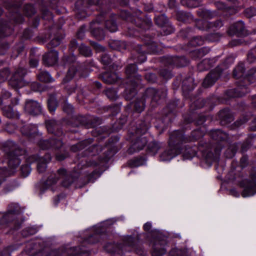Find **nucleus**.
<instances>
[{"instance_id":"nucleus-1","label":"nucleus","mask_w":256,"mask_h":256,"mask_svg":"<svg viewBox=\"0 0 256 256\" xmlns=\"http://www.w3.org/2000/svg\"><path fill=\"white\" fill-rule=\"evenodd\" d=\"M4 151L8 159V165L10 170H7L0 168V176H6L12 174L20 164L19 156L25 153L24 150L20 149L12 141H8L4 144Z\"/></svg>"},{"instance_id":"nucleus-2","label":"nucleus","mask_w":256,"mask_h":256,"mask_svg":"<svg viewBox=\"0 0 256 256\" xmlns=\"http://www.w3.org/2000/svg\"><path fill=\"white\" fill-rule=\"evenodd\" d=\"M46 124L48 131L50 133H54V135L49 140L40 141L38 143L40 147L43 150L50 148L55 149L60 148L62 145V138H60L62 135V131L58 130V124L54 120H46Z\"/></svg>"},{"instance_id":"nucleus-3","label":"nucleus","mask_w":256,"mask_h":256,"mask_svg":"<svg viewBox=\"0 0 256 256\" xmlns=\"http://www.w3.org/2000/svg\"><path fill=\"white\" fill-rule=\"evenodd\" d=\"M60 178L63 179L62 185L65 187L69 186L74 180V178L70 174H68L66 170L60 168L57 171V174H50L46 182V187L51 186L56 183Z\"/></svg>"},{"instance_id":"nucleus-4","label":"nucleus","mask_w":256,"mask_h":256,"mask_svg":"<svg viewBox=\"0 0 256 256\" xmlns=\"http://www.w3.org/2000/svg\"><path fill=\"white\" fill-rule=\"evenodd\" d=\"M206 128L202 126L200 129L196 130L192 132V138L185 137L180 132L176 131L171 134L170 139L172 142L180 141L182 142L188 141L196 140L202 137L205 134Z\"/></svg>"},{"instance_id":"nucleus-5","label":"nucleus","mask_w":256,"mask_h":256,"mask_svg":"<svg viewBox=\"0 0 256 256\" xmlns=\"http://www.w3.org/2000/svg\"><path fill=\"white\" fill-rule=\"evenodd\" d=\"M250 178L240 182V186L244 188L242 193L243 197L252 196L256 193V172L250 174Z\"/></svg>"},{"instance_id":"nucleus-6","label":"nucleus","mask_w":256,"mask_h":256,"mask_svg":"<svg viewBox=\"0 0 256 256\" xmlns=\"http://www.w3.org/2000/svg\"><path fill=\"white\" fill-rule=\"evenodd\" d=\"M26 74L25 68H20L14 74L10 80V84L16 88H22L25 85L24 77Z\"/></svg>"},{"instance_id":"nucleus-7","label":"nucleus","mask_w":256,"mask_h":256,"mask_svg":"<svg viewBox=\"0 0 256 256\" xmlns=\"http://www.w3.org/2000/svg\"><path fill=\"white\" fill-rule=\"evenodd\" d=\"M51 160V156L49 154H46L44 157H39L38 156H32L29 158L30 162H38L37 168L39 172H43L46 168V164Z\"/></svg>"},{"instance_id":"nucleus-8","label":"nucleus","mask_w":256,"mask_h":256,"mask_svg":"<svg viewBox=\"0 0 256 256\" xmlns=\"http://www.w3.org/2000/svg\"><path fill=\"white\" fill-rule=\"evenodd\" d=\"M20 212V208L19 206L16 204H11L8 206V212L2 215V218L0 220V223L3 224L10 221L12 215L18 214Z\"/></svg>"},{"instance_id":"nucleus-9","label":"nucleus","mask_w":256,"mask_h":256,"mask_svg":"<svg viewBox=\"0 0 256 256\" xmlns=\"http://www.w3.org/2000/svg\"><path fill=\"white\" fill-rule=\"evenodd\" d=\"M24 110L31 115L36 116L41 113L42 108L36 101L30 100L26 103Z\"/></svg>"},{"instance_id":"nucleus-10","label":"nucleus","mask_w":256,"mask_h":256,"mask_svg":"<svg viewBox=\"0 0 256 256\" xmlns=\"http://www.w3.org/2000/svg\"><path fill=\"white\" fill-rule=\"evenodd\" d=\"M58 60V52L52 50L46 54L42 58L43 64L48 66H52L56 64Z\"/></svg>"},{"instance_id":"nucleus-11","label":"nucleus","mask_w":256,"mask_h":256,"mask_svg":"<svg viewBox=\"0 0 256 256\" xmlns=\"http://www.w3.org/2000/svg\"><path fill=\"white\" fill-rule=\"evenodd\" d=\"M180 152V150L169 144L168 149L164 150L160 156V160L170 161Z\"/></svg>"},{"instance_id":"nucleus-12","label":"nucleus","mask_w":256,"mask_h":256,"mask_svg":"<svg viewBox=\"0 0 256 256\" xmlns=\"http://www.w3.org/2000/svg\"><path fill=\"white\" fill-rule=\"evenodd\" d=\"M198 28L202 30H206L212 28H218L222 26V22L218 20L214 22H209L206 20H199L197 22Z\"/></svg>"},{"instance_id":"nucleus-13","label":"nucleus","mask_w":256,"mask_h":256,"mask_svg":"<svg viewBox=\"0 0 256 256\" xmlns=\"http://www.w3.org/2000/svg\"><path fill=\"white\" fill-rule=\"evenodd\" d=\"M220 72L216 70L212 71L204 80L202 83L203 86L208 88L212 86L220 78Z\"/></svg>"},{"instance_id":"nucleus-14","label":"nucleus","mask_w":256,"mask_h":256,"mask_svg":"<svg viewBox=\"0 0 256 256\" xmlns=\"http://www.w3.org/2000/svg\"><path fill=\"white\" fill-rule=\"evenodd\" d=\"M244 25L242 22L240 21L232 25L228 30V33L230 35L234 34L242 35L244 34Z\"/></svg>"},{"instance_id":"nucleus-15","label":"nucleus","mask_w":256,"mask_h":256,"mask_svg":"<svg viewBox=\"0 0 256 256\" xmlns=\"http://www.w3.org/2000/svg\"><path fill=\"white\" fill-rule=\"evenodd\" d=\"M147 140L145 137L141 136L138 138L128 148V152L130 154H132L142 150Z\"/></svg>"},{"instance_id":"nucleus-16","label":"nucleus","mask_w":256,"mask_h":256,"mask_svg":"<svg viewBox=\"0 0 256 256\" xmlns=\"http://www.w3.org/2000/svg\"><path fill=\"white\" fill-rule=\"evenodd\" d=\"M166 61L170 65L178 67L184 66L186 62L184 57H178L176 56H168L166 58Z\"/></svg>"},{"instance_id":"nucleus-17","label":"nucleus","mask_w":256,"mask_h":256,"mask_svg":"<svg viewBox=\"0 0 256 256\" xmlns=\"http://www.w3.org/2000/svg\"><path fill=\"white\" fill-rule=\"evenodd\" d=\"M20 130L22 134L30 138L38 136L37 127L34 124L25 125L21 128Z\"/></svg>"},{"instance_id":"nucleus-18","label":"nucleus","mask_w":256,"mask_h":256,"mask_svg":"<svg viewBox=\"0 0 256 256\" xmlns=\"http://www.w3.org/2000/svg\"><path fill=\"white\" fill-rule=\"evenodd\" d=\"M118 74L113 72H106L102 74V79L106 84H112L115 83L118 80Z\"/></svg>"},{"instance_id":"nucleus-19","label":"nucleus","mask_w":256,"mask_h":256,"mask_svg":"<svg viewBox=\"0 0 256 256\" xmlns=\"http://www.w3.org/2000/svg\"><path fill=\"white\" fill-rule=\"evenodd\" d=\"M164 240L156 243L154 246V250L152 252V256H162L166 253V250L164 244H165Z\"/></svg>"},{"instance_id":"nucleus-20","label":"nucleus","mask_w":256,"mask_h":256,"mask_svg":"<svg viewBox=\"0 0 256 256\" xmlns=\"http://www.w3.org/2000/svg\"><path fill=\"white\" fill-rule=\"evenodd\" d=\"M146 93L148 96H152V100L156 102L160 98H164L166 96L165 92L158 91L154 88H148Z\"/></svg>"},{"instance_id":"nucleus-21","label":"nucleus","mask_w":256,"mask_h":256,"mask_svg":"<svg viewBox=\"0 0 256 256\" xmlns=\"http://www.w3.org/2000/svg\"><path fill=\"white\" fill-rule=\"evenodd\" d=\"M248 92V90L245 86H242L230 90L228 92V95L231 97H240Z\"/></svg>"},{"instance_id":"nucleus-22","label":"nucleus","mask_w":256,"mask_h":256,"mask_svg":"<svg viewBox=\"0 0 256 256\" xmlns=\"http://www.w3.org/2000/svg\"><path fill=\"white\" fill-rule=\"evenodd\" d=\"M211 137L216 140L224 141L228 138V135L220 130H214L210 131Z\"/></svg>"},{"instance_id":"nucleus-23","label":"nucleus","mask_w":256,"mask_h":256,"mask_svg":"<svg viewBox=\"0 0 256 256\" xmlns=\"http://www.w3.org/2000/svg\"><path fill=\"white\" fill-rule=\"evenodd\" d=\"M92 142V139L86 140L72 146L71 150L74 152L86 148Z\"/></svg>"},{"instance_id":"nucleus-24","label":"nucleus","mask_w":256,"mask_h":256,"mask_svg":"<svg viewBox=\"0 0 256 256\" xmlns=\"http://www.w3.org/2000/svg\"><path fill=\"white\" fill-rule=\"evenodd\" d=\"M161 148V144L156 141L150 142L148 146V152L152 155L156 154Z\"/></svg>"},{"instance_id":"nucleus-25","label":"nucleus","mask_w":256,"mask_h":256,"mask_svg":"<svg viewBox=\"0 0 256 256\" xmlns=\"http://www.w3.org/2000/svg\"><path fill=\"white\" fill-rule=\"evenodd\" d=\"M244 74V65L242 62L239 63L234 69L233 76L236 78H239L243 76Z\"/></svg>"},{"instance_id":"nucleus-26","label":"nucleus","mask_w":256,"mask_h":256,"mask_svg":"<svg viewBox=\"0 0 256 256\" xmlns=\"http://www.w3.org/2000/svg\"><path fill=\"white\" fill-rule=\"evenodd\" d=\"M38 78L40 81L46 82H52L54 80L50 75L46 72H41L38 74Z\"/></svg>"},{"instance_id":"nucleus-27","label":"nucleus","mask_w":256,"mask_h":256,"mask_svg":"<svg viewBox=\"0 0 256 256\" xmlns=\"http://www.w3.org/2000/svg\"><path fill=\"white\" fill-rule=\"evenodd\" d=\"M137 70L136 66L135 64H130L128 65L126 70V74L128 77H138V76L136 74Z\"/></svg>"},{"instance_id":"nucleus-28","label":"nucleus","mask_w":256,"mask_h":256,"mask_svg":"<svg viewBox=\"0 0 256 256\" xmlns=\"http://www.w3.org/2000/svg\"><path fill=\"white\" fill-rule=\"evenodd\" d=\"M220 116L222 120L228 122H230L232 119L230 110L228 108L222 110L220 112Z\"/></svg>"},{"instance_id":"nucleus-29","label":"nucleus","mask_w":256,"mask_h":256,"mask_svg":"<svg viewBox=\"0 0 256 256\" xmlns=\"http://www.w3.org/2000/svg\"><path fill=\"white\" fill-rule=\"evenodd\" d=\"M2 111L4 114L8 118H12L15 116V114L14 110L10 106H4V107H3Z\"/></svg>"},{"instance_id":"nucleus-30","label":"nucleus","mask_w":256,"mask_h":256,"mask_svg":"<svg viewBox=\"0 0 256 256\" xmlns=\"http://www.w3.org/2000/svg\"><path fill=\"white\" fill-rule=\"evenodd\" d=\"M181 4L190 8L197 7L199 4L198 2L196 0H181Z\"/></svg>"},{"instance_id":"nucleus-31","label":"nucleus","mask_w":256,"mask_h":256,"mask_svg":"<svg viewBox=\"0 0 256 256\" xmlns=\"http://www.w3.org/2000/svg\"><path fill=\"white\" fill-rule=\"evenodd\" d=\"M48 106L50 112H54L57 106L56 100L53 97L50 98L48 101Z\"/></svg>"},{"instance_id":"nucleus-32","label":"nucleus","mask_w":256,"mask_h":256,"mask_svg":"<svg viewBox=\"0 0 256 256\" xmlns=\"http://www.w3.org/2000/svg\"><path fill=\"white\" fill-rule=\"evenodd\" d=\"M106 28L110 32H115L117 30V25L115 22L112 20H107L106 22Z\"/></svg>"},{"instance_id":"nucleus-33","label":"nucleus","mask_w":256,"mask_h":256,"mask_svg":"<svg viewBox=\"0 0 256 256\" xmlns=\"http://www.w3.org/2000/svg\"><path fill=\"white\" fill-rule=\"evenodd\" d=\"M190 18V15L183 11H178L176 13V18L178 20L186 22Z\"/></svg>"},{"instance_id":"nucleus-34","label":"nucleus","mask_w":256,"mask_h":256,"mask_svg":"<svg viewBox=\"0 0 256 256\" xmlns=\"http://www.w3.org/2000/svg\"><path fill=\"white\" fill-rule=\"evenodd\" d=\"M204 40L201 36L194 38L190 42V44L192 46H202L204 44Z\"/></svg>"},{"instance_id":"nucleus-35","label":"nucleus","mask_w":256,"mask_h":256,"mask_svg":"<svg viewBox=\"0 0 256 256\" xmlns=\"http://www.w3.org/2000/svg\"><path fill=\"white\" fill-rule=\"evenodd\" d=\"M76 71V70L74 66H72L70 67L67 72L66 78L64 79V82H67L72 79L74 76Z\"/></svg>"},{"instance_id":"nucleus-36","label":"nucleus","mask_w":256,"mask_h":256,"mask_svg":"<svg viewBox=\"0 0 256 256\" xmlns=\"http://www.w3.org/2000/svg\"><path fill=\"white\" fill-rule=\"evenodd\" d=\"M156 23L160 26L163 27L166 22V18L164 15L162 14L155 18Z\"/></svg>"},{"instance_id":"nucleus-37","label":"nucleus","mask_w":256,"mask_h":256,"mask_svg":"<svg viewBox=\"0 0 256 256\" xmlns=\"http://www.w3.org/2000/svg\"><path fill=\"white\" fill-rule=\"evenodd\" d=\"M196 154V150L190 148L188 150H186L183 152V156L184 159L192 158Z\"/></svg>"},{"instance_id":"nucleus-38","label":"nucleus","mask_w":256,"mask_h":256,"mask_svg":"<svg viewBox=\"0 0 256 256\" xmlns=\"http://www.w3.org/2000/svg\"><path fill=\"white\" fill-rule=\"evenodd\" d=\"M106 94L108 98L112 100H115L117 98L116 92L112 88H109L106 90Z\"/></svg>"},{"instance_id":"nucleus-39","label":"nucleus","mask_w":256,"mask_h":256,"mask_svg":"<svg viewBox=\"0 0 256 256\" xmlns=\"http://www.w3.org/2000/svg\"><path fill=\"white\" fill-rule=\"evenodd\" d=\"M92 32L94 36L98 39L101 40L104 38V34L102 29H92Z\"/></svg>"},{"instance_id":"nucleus-40","label":"nucleus","mask_w":256,"mask_h":256,"mask_svg":"<svg viewBox=\"0 0 256 256\" xmlns=\"http://www.w3.org/2000/svg\"><path fill=\"white\" fill-rule=\"evenodd\" d=\"M256 60V46L251 50L248 54V60L252 63Z\"/></svg>"},{"instance_id":"nucleus-41","label":"nucleus","mask_w":256,"mask_h":256,"mask_svg":"<svg viewBox=\"0 0 256 256\" xmlns=\"http://www.w3.org/2000/svg\"><path fill=\"white\" fill-rule=\"evenodd\" d=\"M135 110L138 113L141 112L144 110V104L142 100H138L134 104Z\"/></svg>"},{"instance_id":"nucleus-42","label":"nucleus","mask_w":256,"mask_h":256,"mask_svg":"<svg viewBox=\"0 0 256 256\" xmlns=\"http://www.w3.org/2000/svg\"><path fill=\"white\" fill-rule=\"evenodd\" d=\"M148 124L143 123L140 126L139 128H136V134H145L146 132L148 130Z\"/></svg>"},{"instance_id":"nucleus-43","label":"nucleus","mask_w":256,"mask_h":256,"mask_svg":"<svg viewBox=\"0 0 256 256\" xmlns=\"http://www.w3.org/2000/svg\"><path fill=\"white\" fill-rule=\"evenodd\" d=\"M144 48H140L139 50H138V52L140 54V56L138 57V60H136L138 62L142 63L144 62L146 58L144 52Z\"/></svg>"},{"instance_id":"nucleus-44","label":"nucleus","mask_w":256,"mask_h":256,"mask_svg":"<svg viewBox=\"0 0 256 256\" xmlns=\"http://www.w3.org/2000/svg\"><path fill=\"white\" fill-rule=\"evenodd\" d=\"M21 171L24 177L28 176L31 172L30 166L28 164L22 166L21 168Z\"/></svg>"},{"instance_id":"nucleus-45","label":"nucleus","mask_w":256,"mask_h":256,"mask_svg":"<svg viewBox=\"0 0 256 256\" xmlns=\"http://www.w3.org/2000/svg\"><path fill=\"white\" fill-rule=\"evenodd\" d=\"M24 10L26 14L28 16H31L36 12L34 6L31 4H26L24 7Z\"/></svg>"},{"instance_id":"nucleus-46","label":"nucleus","mask_w":256,"mask_h":256,"mask_svg":"<svg viewBox=\"0 0 256 256\" xmlns=\"http://www.w3.org/2000/svg\"><path fill=\"white\" fill-rule=\"evenodd\" d=\"M80 52L86 56H89L91 55V50L87 46H81L80 48Z\"/></svg>"},{"instance_id":"nucleus-47","label":"nucleus","mask_w":256,"mask_h":256,"mask_svg":"<svg viewBox=\"0 0 256 256\" xmlns=\"http://www.w3.org/2000/svg\"><path fill=\"white\" fill-rule=\"evenodd\" d=\"M245 14L248 18H251L256 16V8H249L245 10Z\"/></svg>"},{"instance_id":"nucleus-48","label":"nucleus","mask_w":256,"mask_h":256,"mask_svg":"<svg viewBox=\"0 0 256 256\" xmlns=\"http://www.w3.org/2000/svg\"><path fill=\"white\" fill-rule=\"evenodd\" d=\"M236 150V148L234 146L227 149L225 152L226 157L229 158H232L234 155Z\"/></svg>"},{"instance_id":"nucleus-49","label":"nucleus","mask_w":256,"mask_h":256,"mask_svg":"<svg viewBox=\"0 0 256 256\" xmlns=\"http://www.w3.org/2000/svg\"><path fill=\"white\" fill-rule=\"evenodd\" d=\"M136 94V91L134 88L132 90H128V88L126 90V98L128 100H130Z\"/></svg>"},{"instance_id":"nucleus-50","label":"nucleus","mask_w":256,"mask_h":256,"mask_svg":"<svg viewBox=\"0 0 256 256\" xmlns=\"http://www.w3.org/2000/svg\"><path fill=\"white\" fill-rule=\"evenodd\" d=\"M101 60L102 63L106 66L110 64L111 62V59L107 54L102 55L101 58Z\"/></svg>"},{"instance_id":"nucleus-51","label":"nucleus","mask_w":256,"mask_h":256,"mask_svg":"<svg viewBox=\"0 0 256 256\" xmlns=\"http://www.w3.org/2000/svg\"><path fill=\"white\" fill-rule=\"evenodd\" d=\"M60 41L61 38H55L50 42V44L52 46V47H56L60 44Z\"/></svg>"},{"instance_id":"nucleus-52","label":"nucleus","mask_w":256,"mask_h":256,"mask_svg":"<svg viewBox=\"0 0 256 256\" xmlns=\"http://www.w3.org/2000/svg\"><path fill=\"white\" fill-rule=\"evenodd\" d=\"M216 15L215 12H212L210 10H206L204 12V16L206 18H211Z\"/></svg>"},{"instance_id":"nucleus-53","label":"nucleus","mask_w":256,"mask_h":256,"mask_svg":"<svg viewBox=\"0 0 256 256\" xmlns=\"http://www.w3.org/2000/svg\"><path fill=\"white\" fill-rule=\"evenodd\" d=\"M146 78L150 82H154L156 80V76L153 74H148L146 75Z\"/></svg>"},{"instance_id":"nucleus-54","label":"nucleus","mask_w":256,"mask_h":256,"mask_svg":"<svg viewBox=\"0 0 256 256\" xmlns=\"http://www.w3.org/2000/svg\"><path fill=\"white\" fill-rule=\"evenodd\" d=\"M64 110L68 113L72 112L73 110V107L70 104H64Z\"/></svg>"},{"instance_id":"nucleus-55","label":"nucleus","mask_w":256,"mask_h":256,"mask_svg":"<svg viewBox=\"0 0 256 256\" xmlns=\"http://www.w3.org/2000/svg\"><path fill=\"white\" fill-rule=\"evenodd\" d=\"M38 64V61L36 58H31L30 60V65L31 67H36Z\"/></svg>"},{"instance_id":"nucleus-56","label":"nucleus","mask_w":256,"mask_h":256,"mask_svg":"<svg viewBox=\"0 0 256 256\" xmlns=\"http://www.w3.org/2000/svg\"><path fill=\"white\" fill-rule=\"evenodd\" d=\"M67 156L68 155L66 153L62 154H56V160L58 161H62L65 159Z\"/></svg>"},{"instance_id":"nucleus-57","label":"nucleus","mask_w":256,"mask_h":256,"mask_svg":"<svg viewBox=\"0 0 256 256\" xmlns=\"http://www.w3.org/2000/svg\"><path fill=\"white\" fill-rule=\"evenodd\" d=\"M93 46L94 48L98 51V52H103L104 50V48L101 45L97 44V43H96V42H94L93 44Z\"/></svg>"},{"instance_id":"nucleus-58","label":"nucleus","mask_w":256,"mask_h":256,"mask_svg":"<svg viewBox=\"0 0 256 256\" xmlns=\"http://www.w3.org/2000/svg\"><path fill=\"white\" fill-rule=\"evenodd\" d=\"M248 158L246 156H242L240 159V164L242 167H244L248 164Z\"/></svg>"},{"instance_id":"nucleus-59","label":"nucleus","mask_w":256,"mask_h":256,"mask_svg":"<svg viewBox=\"0 0 256 256\" xmlns=\"http://www.w3.org/2000/svg\"><path fill=\"white\" fill-rule=\"evenodd\" d=\"M130 164L132 166L137 167L141 165V163L138 159H134L130 162Z\"/></svg>"},{"instance_id":"nucleus-60","label":"nucleus","mask_w":256,"mask_h":256,"mask_svg":"<svg viewBox=\"0 0 256 256\" xmlns=\"http://www.w3.org/2000/svg\"><path fill=\"white\" fill-rule=\"evenodd\" d=\"M186 82L187 80H184L183 82V84H182V89L184 90H192L194 89V86H187L186 85Z\"/></svg>"},{"instance_id":"nucleus-61","label":"nucleus","mask_w":256,"mask_h":256,"mask_svg":"<svg viewBox=\"0 0 256 256\" xmlns=\"http://www.w3.org/2000/svg\"><path fill=\"white\" fill-rule=\"evenodd\" d=\"M216 6L218 8V9H224L226 8L225 4L222 2H217L215 3Z\"/></svg>"},{"instance_id":"nucleus-62","label":"nucleus","mask_w":256,"mask_h":256,"mask_svg":"<svg viewBox=\"0 0 256 256\" xmlns=\"http://www.w3.org/2000/svg\"><path fill=\"white\" fill-rule=\"evenodd\" d=\"M152 228V224L148 222L146 223L144 226V228L146 231H149Z\"/></svg>"},{"instance_id":"nucleus-63","label":"nucleus","mask_w":256,"mask_h":256,"mask_svg":"<svg viewBox=\"0 0 256 256\" xmlns=\"http://www.w3.org/2000/svg\"><path fill=\"white\" fill-rule=\"evenodd\" d=\"M160 74L166 78H170L172 76L170 73L168 72H166L164 73L163 72H161Z\"/></svg>"},{"instance_id":"nucleus-64","label":"nucleus","mask_w":256,"mask_h":256,"mask_svg":"<svg viewBox=\"0 0 256 256\" xmlns=\"http://www.w3.org/2000/svg\"><path fill=\"white\" fill-rule=\"evenodd\" d=\"M48 256H61L60 255L59 251L57 250H52Z\"/></svg>"}]
</instances>
